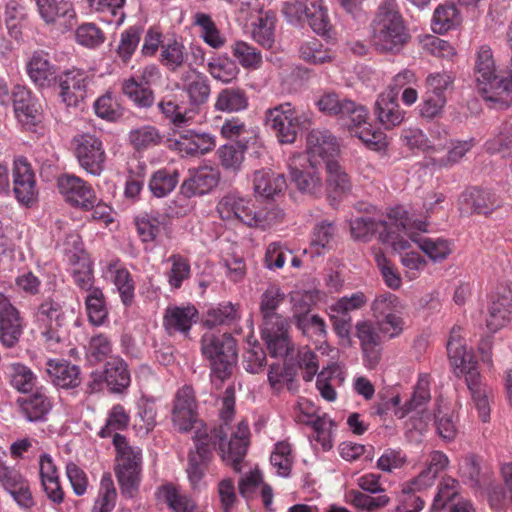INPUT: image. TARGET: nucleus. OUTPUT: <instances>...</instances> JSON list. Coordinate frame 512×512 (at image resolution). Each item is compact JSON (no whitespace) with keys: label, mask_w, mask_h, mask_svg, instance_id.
Instances as JSON below:
<instances>
[{"label":"nucleus","mask_w":512,"mask_h":512,"mask_svg":"<svg viewBox=\"0 0 512 512\" xmlns=\"http://www.w3.org/2000/svg\"><path fill=\"white\" fill-rule=\"evenodd\" d=\"M388 228V221H377L368 216L357 217L350 221L351 235L356 240L368 241L375 233L380 234Z\"/></svg>","instance_id":"nucleus-38"},{"label":"nucleus","mask_w":512,"mask_h":512,"mask_svg":"<svg viewBox=\"0 0 512 512\" xmlns=\"http://www.w3.org/2000/svg\"><path fill=\"white\" fill-rule=\"evenodd\" d=\"M210 75L223 83H229L237 77L236 63L228 57H218L208 63Z\"/></svg>","instance_id":"nucleus-54"},{"label":"nucleus","mask_w":512,"mask_h":512,"mask_svg":"<svg viewBox=\"0 0 512 512\" xmlns=\"http://www.w3.org/2000/svg\"><path fill=\"white\" fill-rule=\"evenodd\" d=\"M381 475L368 473L357 479V484L362 491L350 490L347 497L350 503L358 510L373 511L388 505L390 498L387 495H378L384 492V488L380 484Z\"/></svg>","instance_id":"nucleus-13"},{"label":"nucleus","mask_w":512,"mask_h":512,"mask_svg":"<svg viewBox=\"0 0 512 512\" xmlns=\"http://www.w3.org/2000/svg\"><path fill=\"white\" fill-rule=\"evenodd\" d=\"M460 474L465 483L472 488L481 486V458L475 454H469L462 459Z\"/></svg>","instance_id":"nucleus-60"},{"label":"nucleus","mask_w":512,"mask_h":512,"mask_svg":"<svg viewBox=\"0 0 512 512\" xmlns=\"http://www.w3.org/2000/svg\"><path fill=\"white\" fill-rule=\"evenodd\" d=\"M162 224L161 217L154 213H145L135 218L137 233L143 242L154 241Z\"/></svg>","instance_id":"nucleus-52"},{"label":"nucleus","mask_w":512,"mask_h":512,"mask_svg":"<svg viewBox=\"0 0 512 512\" xmlns=\"http://www.w3.org/2000/svg\"><path fill=\"white\" fill-rule=\"evenodd\" d=\"M23 334V318L10 299L0 292V342L7 348L16 346Z\"/></svg>","instance_id":"nucleus-19"},{"label":"nucleus","mask_w":512,"mask_h":512,"mask_svg":"<svg viewBox=\"0 0 512 512\" xmlns=\"http://www.w3.org/2000/svg\"><path fill=\"white\" fill-rule=\"evenodd\" d=\"M180 80L182 89L192 106H200L207 102L210 96V85L205 75L195 69H189L181 75Z\"/></svg>","instance_id":"nucleus-28"},{"label":"nucleus","mask_w":512,"mask_h":512,"mask_svg":"<svg viewBox=\"0 0 512 512\" xmlns=\"http://www.w3.org/2000/svg\"><path fill=\"white\" fill-rule=\"evenodd\" d=\"M327 186L336 197L349 193L352 183L345 169L335 160L326 161Z\"/></svg>","instance_id":"nucleus-36"},{"label":"nucleus","mask_w":512,"mask_h":512,"mask_svg":"<svg viewBox=\"0 0 512 512\" xmlns=\"http://www.w3.org/2000/svg\"><path fill=\"white\" fill-rule=\"evenodd\" d=\"M36 321L42 328L47 342L60 343L63 339L61 328L65 324V312L60 302L47 298L37 308Z\"/></svg>","instance_id":"nucleus-15"},{"label":"nucleus","mask_w":512,"mask_h":512,"mask_svg":"<svg viewBox=\"0 0 512 512\" xmlns=\"http://www.w3.org/2000/svg\"><path fill=\"white\" fill-rule=\"evenodd\" d=\"M117 492L110 473H104L100 482L99 496L91 512H111L115 507Z\"/></svg>","instance_id":"nucleus-47"},{"label":"nucleus","mask_w":512,"mask_h":512,"mask_svg":"<svg viewBox=\"0 0 512 512\" xmlns=\"http://www.w3.org/2000/svg\"><path fill=\"white\" fill-rule=\"evenodd\" d=\"M290 324L283 316L267 318L261 328V338L267 353L273 358L292 355L294 343L289 335Z\"/></svg>","instance_id":"nucleus-12"},{"label":"nucleus","mask_w":512,"mask_h":512,"mask_svg":"<svg viewBox=\"0 0 512 512\" xmlns=\"http://www.w3.org/2000/svg\"><path fill=\"white\" fill-rule=\"evenodd\" d=\"M176 149L187 156L204 155L216 146L215 137L209 133L197 132L192 129L178 131L175 141Z\"/></svg>","instance_id":"nucleus-26"},{"label":"nucleus","mask_w":512,"mask_h":512,"mask_svg":"<svg viewBox=\"0 0 512 512\" xmlns=\"http://www.w3.org/2000/svg\"><path fill=\"white\" fill-rule=\"evenodd\" d=\"M103 371L105 384L111 393H122L129 387L130 372L123 359L111 358L105 363Z\"/></svg>","instance_id":"nucleus-32"},{"label":"nucleus","mask_w":512,"mask_h":512,"mask_svg":"<svg viewBox=\"0 0 512 512\" xmlns=\"http://www.w3.org/2000/svg\"><path fill=\"white\" fill-rule=\"evenodd\" d=\"M373 317L380 319L382 317L397 314L403 309L399 298L392 293L386 292L378 295L371 304Z\"/></svg>","instance_id":"nucleus-53"},{"label":"nucleus","mask_w":512,"mask_h":512,"mask_svg":"<svg viewBox=\"0 0 512 512\" xmlns=\"http://www.w3.org/2000/svg\"><path fill=\"white\" fill-rule=\"evenodd\" d=\"M201 352L209 361L212 375L224 381L237 362L236 341L230 333L208 331L201 338Z\"/></svg>","instance_id":"nucleus-6"},{"label":"nucleus","mask_w":512,"mask_h":512,"mask_svg":"<svg viewBox=\"0 0 512 512\" xmlns=\"http://www.w3.org/2000/svg\"><path fill=\"white\" fill-rule=\"evenodd\" d=\"M319 165L301 153L289 158L287 166L291 183L302 194L313 197H318L322 194L323 182L318 171Z\"/></svg>","instance_id":"nucleus-8"},{"label":"nucleus","mask_w":512,"mask_h":512,"mask_svg":"<svg viewBox=\"0 0 512 512\" xmlns=\"http://www.w3.org/2000/svg\"><path fill=\"white\" fill-rule=\"evenodd\" d=\"M113 444L117 452L115 474L121 493L131 498L138 491L140 484L141 450L129 446L126 437L119 433L113 435Z\"/></svg>","instance_id":"nucleus-7"},{"label":"nucleus","mask_w":512,"mask_h":512,"mask_svg":"<svg viewBox=\"0 0 512 512\" xmlns=\"http://www.w3.org/2000/svg\"><path fill=\"white\" fill-rule=\"evenodd\" d=\"M129 423V415L120 404L114 405L110 410L106 424L99 431V436L106 438L112 435L113 431L123 430Z\"/></svg>","instance_id":"nucleus-64"},{"label":"nucleus","mask_w":512,"mask_h":512,"mask_svg":"<svg viewBox=\"0 0 512 512\" xmlns=\"http://www.w3.org/2000/svg\"><path fill=\"white\" fill-rule=\"evenodd\" d=\"M270 462L277 468L278 475L288 477L294 462L291 445L286 441L277 442L271 453Z\"/></svg>","instance_id":"nucleus-50"},{"label":"nucleus","mask_w":512,"mask_h":512,"mask_svg":"<svg viewBox=\"0 0 512 512\" xmlns=\"http://www.w3.org/2000/svg\"><path fill=\"white\" fill-rule=\"evenodd\" d=\"M178 178L179 173L175 169H159L152 174L149 189L155 197H165L175 189Z\"/></svg>","instance_id":"nucleus-39"},{"label":"nucleus","mask_w":512,"mask_h":512,"mask_svg":"<svg viewBox=\"0 0 512 512\" xmlns=\"http://www.w3.org/2000/svg\"><path fill=\"white\" fill-rule=\"evenodd\" d=\"M247 105L246 98L240 90L224 89L215 102V108L219 111L234 112L244 109Z\"/></svg>","instance_id":"nucleus-59"},{"label":"nucleus","mask_w":512,"mask_h":512,"mask_svg":"<svg viewBox=\"0 0 512 512\" xmlns=\"http://www.w3.org/2000/svg\"><path fill=\"white\" fill-rule=\"evenodd\" d=\"M290 360L293 361L299 369H304L303 379L306 382H310L318 372L319 365L317 356L307 346L300 347L295 357L292 356Z\"/></svg>","instance_id":"nucleus-58"},{"label":"nucleus","mask_w":512,"mask_h":512,"mask_svg":"<svg viewBox=\"0 0 512 512\" xmlns=\"http://www.w3.org/2000/svg\"><path fill=\"white\" fill-rule=\"evenodd\" d=\"M187 54L182 43L172 41L161 47L160 62L170 71L180 69L186 62Z\"/></svg>","instance_id":"nucleus-49"},{"label":"nucleus","mask_w":512,"mask_h":512,"mask_svg":"<svg viewBox=\"0 0 512 512\" xmlns=\"http://www.w3.org/2000/svg\"><path fill=\"white\" fill-rule=\"evenodd\" d=\"M408 236L434 262L443 261L451 253L450 243L445 239L416 237L413 234H408Z\"/></svg>","instance_id":"nucleus-43"},{"label":"nucleus","mask_w":512,"mask_h":512,"mask_svg":"<svg viewBox=\"0 0 512 512\" xmlns=\"http://www.w3.org/2000/svg\"><path fill=\"white\" fill-rule=\"evenodd\" d=\"M461 332V326H454L451 329L447 342L448 357L454 367V374L457 377H465V383L480 419L487 422L490 418L489 396L491 389L482 383L478 362L475 360L472 351L468 350L463 343Z\"/></svg>","instance_id":"nucleus-2"},{"label":"nucleus","mask_w":512,"mask_h":512,"mask_svg":"<svg viewBox=\"0 0 512 512\" xmlns=\"http://www.w3.org/2000/svg\"><path fill=\"white\" fill-rule=\"evenodd\" d=\"M85 305L89 321L95 325H102L108 316V310L102 290L93 289L85 298Z\"/></svg>","instance_id":"nucleus-48"},{"label":"nucleus","mask_w":512,"mask_h":512,"mask_svg":"<svg viewBox=\"0 0 512 512\" xmlns=\"http://www.w3.org/2000/svg\"><path fill=\"white\" fill-rule=\"evenodd\" d=\"M258 44L265 48H271L274 43V31L276 26V13L272 10L258 11Z\"/></svg>","instance_id":"nucleus-57"},{"label":"nucleus","mask_w":512,"mask_h":512,"mask_svg":"<svg viewBox=\"0 0 512 512\" xmlns=\"http://www.w3.org/2000/svg\"><path fill=\"white\" fill-rule=\"evenodd\" d=\"M195 393L191 386L180 388L174 400L172 421L180 432H188L194 427L197 420Z\"/></svg>","instance_id":"nucleus-20"},{"label":"nucleus","mask_w":512,"mask_h":512,"mask_svg":"<svg viewBox=\"0 0 512 512\" xmlns=\"http://www.w3.org/2000/svg\"><path fill=\"white\" fill-rule=\"evenodd\" d=\"M254 204L250 200L234 194L224 196L217 205V211L224 220L236 218L252 227L256 224V213L253 211Z\"/></svg>","instance_id":"nucleus-25"},{"label":"nucleus","mask_w":512,"mask_h":512,"mask_svg":"<svg viewBox=\"0 0 512 512\" xmlns=\"http://www.w3.org/2000/svg\"><path fill=\"white\" fill-rule=\"evenodd\" d=\"M238 318V310L230 302L218 304L210 308L205 315L203 325L212 329L220 325H229Z\"/></svg>","instance_id":"nucleus-45"},{"label":"nucleus","mask_w":512,"mask_h":512,"mask_svg":"<svg viewBox=\"0 0 512 512\" xmlns=\"http://www.w3.org/2000/svg\"><path fill=\"white\" fill-rule=\"evenodd\" d=\"M72 144L80 167L90 175L100 176L106 163L102 140L93 134L83 133L75 136Z\"/></svg>","instance_id":"nucleus-11"},{"label":"nucleus","mask_w":512,"mask_h":512,"mask_svg":"<svg viewBox=\"0 0 512 512\" xmlns=\"http://www.w3.org/2000/svg\"><path fill=\"white\" fill-rule=\"evenodd\" d=\"M128 140L135 150L143 151L159 145L162 136L155 126L143 125L130 130Z\"/></svg>","instance_id":"nucleus-40"},{"label":"nucleus","mask_w":512,"mask_h":512,"mask_svg":"<svg viewBox=\"0 0 512 512\" xmlns=\"http://www.w3.org/2000/svg\"><path fill=\"white\" fill-rule=\"evenodd\" d=\"M461 22L459 12L454 4L439 5L432 18L433 31L438 34H444L455 28Z\"/></svg>","instance_id":"nucleus-42"},{"label":"nucleus","mask_w":512,"mask_h":512,"mask_svg":"<svg viewBox=\"0 0 512 512\" xmlns=\"http://www.w3.org/2000/svg\"><path fill=\"white\" fill-rule=\"evenodd\" d=\"M405 210L398 209L394 212L393 218L395 220L388 221L389 228L386 231L380 232V241L385 244H390L395 251H403L410 247L407 239L400 236V231L406 232V223L402 220Z\"/></svg>","instance_id":"nucleus-35"},{"label":"nucleus","mask_w":512,"mask_h":512,"mask_svg":"<svg viewBox=\"0 0 512 512\" xmlns=\"http://www.w3.org/2000/svg\"><path fill=\"white\" fill-rule=\"evenodd\" d=\"M502 206V200L489 189L471 187L459 197L460 211L466 215L489 216Z\"/></svg>","instance_id":"nucleus-18"},{"label":"nucleus","mask_w":512,"mask_h":512,"mask_svg":"<svg viewBox=\"0 0 512 512\" xmlns=\"http://www.w3.org/2000/svg\"><path fill=\"white\" fill-rule=\"evenodd\" d=\"M193 24L200 27L201 37L210 47L218 49L225 44V38L221 35L211 16L197 12L193 16Z\"/></svg>","instance_id":"nucleus-44"},{"label":"nucleus","mask_w":512,"mask_h":512,"mask_svg":"<svg viewBox=\"0 0 512 512\" xmlns=\"http://www.w3.org/2000/svg\"><path fill=\"white\" fill-rule=\"evenodd\" d=\"M159 497L175 512H194L196 505L187 495L182 494L171 484L162 486L159 489Z\"/></svg>","instance_id":"nucleus-46"},{"label":"nucleus","mask_w":512,"mask_h":512,"mask_svg":"<svg viewBox=\"0 0 512 512\" xmlns=\"http://www.w3.org/2000/svg\"><path fill=\"white\" fill-rule=\"evenodd\" d=\"M30 79L39 87H48L56 79V69L50 63L48 54L43 51L34 52L27 64Z\"/></svg>","instance_id":"nucleus-33"},{"label":"nucleus","mask_w":512,"mask_h":512,"mask_svg":"<svg viewBox=\"0 0 512 512\" xmlns=\"http://www.w3.org/2000/svg\"><path fill=\"white\" fill-rule=\"evenodd\" d=\"M448 463V457L444 453L434 451L430 456L428 467L423 470L411 484L417 486L418 489L431 486L438 474L447 467Z\"/></svg>","instance_id":"nucleus-41"},{"label":"nucleus","mask_w":512,"mask_h":512,"mask_svg":"<svg viewBox=\"0 0 512 512\" xmlns=\"http://www.w3.org/2000/svg\"><path fill=\"white\" fill-rule=\"evenodd\" d=\"M235 389L228 386L222 397L220 409V424L208 429L206 426L195 431L193 440L195 450L188 456V478L196 486L203 478L208 463L212 459L213 451L218 447L221 459L240 471V463L247 453L249 446V428L245 422H240L236 430L230 426L234 418Z\"/></svg>","instance_id":"nucleus-1"},{"label":"nucleus","mask_w":512,"mask_h":512,"mask_svg":"<svg viewBox=\"0 0 512 512\" xmlns=\"http://www.w3.org/2000/svg\"><path fill=\"white\" fill-rule=\"evenodd\" d=\"M411 76L408 70L397 74L393 83L378 96L375 102L374 114L385 129L398 126L404 119V112L399 108L397 100L401 87Z\"/></svg>","instance_id":"nucleus-9"},{"label":"nucleus","mask_w":512,"mask_h":512,"mask_svg":"<svg viewBox=\"0 0 512 512\" xmlns=\"http://www.w3.org/2000/svg\"><path fill=\"white\" fill-rule=\"evenodd\" d=\"M430 400V393L426 382H418L411 398L405 402L404 406L395 411L398 418H404L409 412L420 409Z\"/></svg>","instance_id":"nucleus-63"},{"label":"nucleus","mask_w":512,"mask_h":512,"mask_svg":"<svg viewBox=\"0 0 512 512\" xmlns=\"http://www.w3.org/2000/svg\"><path fill=\"white\" fill-rule=\"evenodd\" d=\"M58 189L66 202L83 210H90L97 201L92 186L82 178L72 174H63L59 177Z\"/></svg>","instance_id":"nucleus-17"},{"label":"nucleus","mask_w":512,"mask_h":512,"mask_svg":"<svg viewBox=\"0 0 512 512\" xmlns=\"http://www.w3.org/2000/svg\"><path fill=\"white\" fill-rule=\"evenodd\" d=\"M336 228L333 222L321 221L318 223L313 231L312 238V249L315 248V251L312 252V255H321L320 249L329 248L331 241L335 236Z\"/></svg>","instance_id":"nucleus-62"},{"label":"nucleus","mask_w":512,"mask_h":512,"mask_svg":"<svg viewBox=\"0 0 512 512\" xmlns=\"http://www.w3.org/2000/svg\"><path fill=\"white\" fill-rule=\"evenodd\" d=\"M122 92L138 108H150L154 103V93L150 86L138 82L135 77L123 81Z\"/></svg>","instance_id":"nucleus-37"},{"label":"nucleus","mask_w":512,"mask_h":512,"mask_svg":"<svg viewBox=\"0 0 512 512\" xmlns=\"http://www.w3.org/2000/svg\"><path fill=\"white\" fill-rule=\"evenodd\" d=\"M307 425H310L316 433V441L319 442L323 450L327 451L332 448L331 441V428L333 422L326 416H308V419L304 421Z\"/></svg>","instance_id":"nucleus-61"},{"label":"nucleus","mask_w":512,"mask_h":512,"mask_svg":"<svg viewBox=\"0 0 512 512\" xmlns=\"http://www.w3.org/2000/svg\"><path fill=\"white\" fill-rule=\"evenodd\" d=\"M14 112L24 124H35L39 121L40 112L31 92L23 86H15L12 91Z\"/></svg>","instance_id":"nucleus-31"},{"label":"nucleus","mask_w":512,"mask_h":512,"mask_svg":"<svg viewBox=\"0 0 512 512\" xmlns=\"http://www.w3.org/2000/svg\"><path fill=\"white\" fill-rule=\"evenodd\" d=\"M89 77L82 70H69L60 76V97L68 107H77L87 95Z\"/></svg>","instance_id":"nucleus-23"},{"label":"nucleus","mask_w":512,"mask_h":512,"mask_svg":"<svg viewBox=\"0 0 512 512\" xmlns=\"http://www.w3.org/2000/svg\"><path fill=\"white\" fill-rule=\"evenodd\" d=\"M220 178V171L216 167L202 166L190 170L189 178L181 184V194L187 198L207 194L217 187Z\"/></svg>","instance_id":"nucleus-22"},{"label":"nucleus","mask_w":512,"mask_h":512,"mask_svg":"<svg viewBox=\"0 0 512 512\" xmlns=\"http://www.w3.org/2000/svg\"><path fill=\"white\" fill-rule=\"evenodd\" d=\"M286 188V180L283 174L271 171H263L258 181V206L266 204L265 208L258 211V224L262 226L271 225L282 218V211L279 210L270 200L278 196Z\"/></svg>","instance_id":"nucleus-10"},{"label":"nucleus","mask_w":512,"mask_h":512,"mask_svg":"<svg viewBox=\"0 0 512 512\" xmlns=\"http://www.w3.org/2000/svg\"><path fill=\"white\" fill-rule=\"evenodd\" d=\"M264 125L275 132L280 143L291 144L296 140L299 120L290 103H284L266 112Z\"/></svg>","instance_id":"nucleus-14"},{"label":"nucleus","mask_w":512,"mask_h":512,"mask_svg":"<svg viewBox=\"0 0 512 512\" xmlns=\"http://www.w3.org/2000/svg\"><path fill=\"white\" fill-rule=\"evenodd\" d=\"M9 375L11 385L23 393L31 391L36 382L34 373L27 366L20 363L10 365Z\"/></svg>","instance_id":"nucleus-56"},{"label":"nucleus","mask_w":512,"mask_h":512,"mask_svg":"<svg viewBox=\"0 0 512 512\" xmlns=\"http://www.w3.org/2000/svg\"><path fill=\"white\" fill-rule=\"evenodd\" d=\"M307 155L309 160H314L318 164L339 153V143L337 138L327 129H312L306 137Z\"/></svg>","instance_id":"nucleus-21"},{"label":"nucleus","mask_w":512,"mask_h":512,"mask_svg":"<svg viewBox=\"0 0 512 512\" xmlns=\"http://www.w3.org/2000/svg\"><path fill=\"white\" fill-rule=\"evenodd\" d=\"M47 373L55 386L63 389L77 387L80 382V368L67 361L49 360Z\"/></svg>","instance_id":"nucleus-30"},{"label":"nucleus","mask_w":512,"mask_h":512,"mask_svg":"<svg viewBox=\"0 0 512 512\" xmlns=\"http://www.w3.org/2000/svg\"><path fill=\"white\" fill-rule=\"evenodd\" d=\"M198 311L193 305L168 306L163 316V327L169 335L188 334L196 322Z\"/></svg>","instance_id":"nucleus-27"},{"label":"nucleus","mask_w":512,"mask_h":512,"mask_svg":"<svg viewBox=\"0 0 512 512\" xmlns=\"http://www.w3.org/2000/svg\"><path fill=\"white\" fill-rule=\"evenodd\" d=\"M40 18L47 26L71 30L77 22L76 11L68 0H34Z\"/></svg>","instance_id":"nucleus-16"},{"label":"nucleus","mask_w":512,"mask_h":512,"mask_svg":"<svg viewBox=\"0 0 512 512\" xmlns=\"http://www.w3.org/2000/svg\"><path fill=\"white\" fill-rule=\"evenodd\" d=\"M18 403L21 414L29 422L46 421L53 407L50 398L40 390H37L29 396L19 398Z\"/></svg>","instance_id":"nucleus-29"},{"label":"nucleus","mask_w":512,"mask_h":512,"mask_svg":"<svg viewBox=\"0 0 512 512\" xmlns=\"http://www.w3.org/2000/svg\"><path fill=\"white\" fill-rule=\"evenodd\" d=\"M246 145L241 142L223 145L218 149L221 165L227 170L237 171L244 160Z\"/></svg>","instance_id":"nucleus-55"},{"label":"nucleus","mask_w":512,"mask_h":512,"mask_svg":"<svg viewBox=\"0 0 512 512\" xmlns=\"http://www.w3.org/2000/svg\"><path fill=\"white\" fill-rule=\"evenodd\" d=\"M317 106L320 111L329 115H339L343 121V125L347 127L353 136L358 137L367 145L376 144V135L371 134L369 131L359 129L362 125L366 124L367 109L355 103L352 100L343 98L334 92L324 93L317 101Z\"/></svg>","instance_id":"nucleus-5"},{"label":"nucleus","mask_w":512,"mask_h":512,"mask_svg":"<svg viewBox=\"0 0 512 512\" xmlns=\"http://www.w3.org/2000/svg\"><path fill=\"white\" fill-rule=\"evenodd\" d=\"M486 320L490 331L496 332L512 319V289L510 285H501L489 306Z\"/></svg>","instance_id":"nucleus-24"},{"label":"nucleus","mask_w":512,"mask_h":512,"mask_svg":"<svg viewBox=\"0 0 512 512\" xmlns=\"http://www.w3.org/2000/svg\"><path fill=\"white\" fill-rule=\"evenodd\" d=\"M474 77L476 88L486 101L499 108H508L512 104L508 74L496 73L492 51L487 46H482L477 53Z\"/></svg>","instance_id":"nucleus-4"},{"label":"nucleus","mask_w":512,"mask_h":512,"mask_svg":"<svg viewBox=\"0 0 512 512\" xmlns=\"http://www.w3.org/2000/svg\"><path fill=\"white\" fill-rule=\"evenodd\" d=\"M171 268L167 272L169 285L173 289H179L182 283L190 277L191 267L187 258L179 254H173L168 258Z\"/></svg>","instance_id":"nucleus-51"},{"label":"nucleus","mask_w":512,"mask_h":512,"mask_svg":"<svg viewBox=\"0 0 512 512\" xmlns=\"http://www.w3.org/2000/svg\"><path fill=\"white\" fill-rule=\"evenodd\" d=\"M410 35L396 0H383L371 22V41L381 53H397Z\"/></svg>","instance_id":"nucleus-3"},{"label":"nucleus","mask_w":512,"mask_h":512,"mask_svg":"<svg viewBox=\"0 0 512 512\" xmlns=\"http://www.w3.org/2000/svg\"><path fill=\"white\" fill-rule=\"evenodd\" d=\"M291 322L304 336L316 341L323 340L327 335L324 319L316 314H310L309 311L294 312Z\"/></svg>","instance_id":"nucleus-34"}]
</instances>
